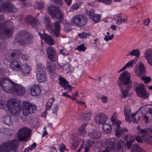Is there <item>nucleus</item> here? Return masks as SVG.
<instances>
[{
	"label": "nucleus",
	"instance_id": "nucleus-1",
	"mask_svg": "<svg viewBox=\"0 0 152 152\" xmlns=\"http://www.w3.org/2000/svg\"><path fill=\"white\" fill-rule=\"evenodd\" d=\"M48 11L53 18L57 20L58 21L52 24L50 18L48 17H45L44 18V23L48 29L50 31L51 34L58 37L60 35V23L63 19V16L60 9L58 6H50L48 8Z\"/></svg>",
	"mask_w": 152,
	"mask_h": 152
},
{
	"label": "nucleus",
	"instance_id": "nucleus-2",
	"mask_svg": "<svg viewBox=\"0 0 152 152\" xmlns=\"http://www.w3.org/2000/svg\"><path fill=\"white\" fill-rule=\"evenodd\" d=\"M0 85L5 92L18 96H22L25 93V89L21 84H17L6 77L0 79Z\"/></svg>",
	"mask_w": 152,
	"mask_h": 152
},
{
	"label": "nucleus",
	"instance_id": "nucleus-3",
	"mask_svg": "<svg viewBox=\"0 0 152 152\" xmlns=\"http://www.w3.org/2000/svg\"><path fill=\"white\" fill-rule=\"evenodd\" d=\"M4 100H0V109H3L5 111L10 113L11 115H18L21 110V105L20 101L16 99H12L9 100L5 104Z\"/></svg>",
	"mask_w": 152,
	"mask_h": 152
},
{
	"label": "nucleus",
	"instance_id": "nucleus-4",
	"mask_svg": "<svg viewBox=\"0 0 152 152\" xmlns=\"http://www.w3.org/2000/svg\"><path fill=\"white\" fill-rule=\"evenodd\" d=\"M33 36L25 30L19 31L16 34L14 41L22 45L30 44L32 41Z\"/></svg>",
	"mask_w": 152,
	"mask_h": 152
},
{
	"label": "nucleus",
	"instance_id": "nucleus-5",
	"mask_svg": "<svg viewBox=\"0 0 152 152\" xmlns=\"http://www.w3.org/2000/svg\"><path fill=\"white\" fill-rule=\"evenodd\" d=\"M17 56L15 53H12V50H10L8 53H6L5 59L10 63L9 66L10 69L14 71H19L20 70L21 65Z\"/></svg>",
	"mask_w": 152,
	"mask_h": 152
},
{
	"label": "nucleus",
	"instance_id": "nucleus-6",
	"mask_svg": "<svg viewBox=\"0 0 152 152\" xmlns=\"http://www.w3.org/2000/svg\"><path fill=\"white\" fill-rule=\"evenodd\" d=\"M125 145V142L121 140H119L116 144L114 142L107 141L105 149L99 152H114L115 148L117 149L116 152H118V150L123 149Z\"/></svg>",
	"mask_w": 152,
	"mask_h": 152
},
{
	"label": "nucleus",
	"instance_id": "nucleus-7",
	"mask_svg": "<svg viewBox=\"0 0 152 152\" xmlns=\"http://www.w3.org/2000/svg\"><path fill=\"white\" fill-rule=\"evenodd\" d=\"M117 114L115 113L111 118V120L113 124V126L116 135L120 137L124 133L127 132L128 130L126 128L121 129L120 125L121 122L117 119Z\"/></svg>",
	"mask_w": 152,
	"mask_h": 152
},
{
	"label": "nucleus",
	"instance_id": "nucleus-8",
	"mask_svg": "<svg viewBox=\"0 0 152 152\" xmlns=\"http://www.w3.org/2000/svg\"><path fill=\"white\" fill-rule=\"evenodd\" d=\"M117 83L119 87L132 86V82L129 73L127 71H124L120 74Z\"/></svg>",
	"mask_w": 152,
	"mask_h": 152
},
{
	"label": "nucleus",
	"instance_id": "nucleus-9",
	"mask_svg": "<svg viewBox=\"0 0 152 152\" xmlns=\"http://www.w3.org/2000/svg\"><path fill=\"white\" fill-rule=\"evenodd\" d=\"M14 31V29L12 27L7 28L5 22L0 23V39L1 40L4 39V38L2 37L3 33L8 38L11 37Z\"/></svg>",
	"mask_w": 152,
	"mask_h": 152
},
{
	"label": "nucleus",
	"instance_id": "nucleus-10",
	"mask_svg": "<svg viewBox=\"0 0 152 152\" xmlns=\"http://www.w3.org/2000/svg\"><path fill=\"white\" fill-rule=\"evenodd\" d=\"M18 142L15 140L6 142L0 145V152H7L14 148H17Z\"/></svg>",
	"mask_w": 152,
	"mask_h": 152
},
{
	"label": "nucleus",
	"instance_id": "nucleus-11",
	"mask_svg": "<svg viewBox=\"0 0 152 152\" xmlns=\"http://www.w3.org/2000/svg\"><path fill=\"white\" fill-rule=\"evenodd\" d=\"M23 106L22 111L24 115L27 116L29 114L34 113L36 110L34 105L26 101H24L23 102Z\"/></svg>",
	"mask_w": 152,
	"mask_h": 152
},
{
	"label": "nucleus",
	"instance_id": "nucleus-12",
	"mask_svg": "<svg viewBox=\"0 0 152 152\" xmlns=\"http://www.w3.org/2000/svg\"><path fill=\"white\" fill-rule=\"evenodd\" d=\"M31 129L26 127H23L19 129L17 133V138L20 141H25L30 136Z\"/></svg>",
	"mask_w": 152,
	"mask_h": 152
},
{
	"label": "nucleus",
	"instance_id": "nucleus-13",
	"mask_svg": "<svg viewBox=\"0 0 152 152\" xmlns=\"http://www.w3.org/2000/svg\"><path fill=\"white\" fill-rule=\"evenodd\" d=\"M71 22L76 26L83 27L88 22L87 18L83 15H78L75 16L71 20Z\"/></svg>",
	"mask_w": 152,
	"mask_h": 152
},
{
	"label": "nucleus",
	"instance_id": "nucleus-14",
	"mask_svg": "<svg viewBox=\"0 0 152 152\" xmlns=\"http://www.w3.org/2000/svg\"><path fill=\"white\" fill-rule=\"evenodd\" d=\"M17 9L9 1L4 2L0 5V12L4 11L13 13L17 11Z\"/></svg>",
	"mask_w": 152,
	"mask_h": 152
},
{
	"label": "nucleus",
	"instance_id": "nucleus-15",
	"mask_svg": "<svg viewBox=\"0 0 152 152\" xmlns=\"http://www.w3.org/2000/svg\"><path fill=\"white\" fill-rule=\"evenodd\" d=\"M39 82L44 83L47 80L45 66L41 63L39 64Z\"/></svg>",
	"mask_w": 152,
	"mask_h": 152
},
{
	"label": "nucleus",
	"instance_id": "nucleus-16",
	"mask_svg": "<svg viewBox=\"0 0 152 152\" xmlns=\"http://www.w3.org/2000/svg\"><path fill=\"white\" fill-rule=\"evenodd\" d=\"M135 90L138 96L142 98H147L148 97L149 94L146 92L144 85H139L136 88Z\"/></svg>",
	"mask_w": 152,
	"mask_h": 152
},
{
	"label": "nucleus",
	"instance_id": "nucleus-17",
	"mask_svg": "<svg viewBox=\"0 0 152 152\" xmlns=\"http://www.w3.org/2000/svg\"><path fill=\"white\" fill-rule=\"evenodd\" d=\"M46 52L49 59L52 61H54L57 59L58 55L53 47H49L46 50Z\"/></svg>",
	"mask_w": 152,
	"mask_h": 152
},
{
	"label": "nucleus",
	"instance_id": "nucleus-18",
	"mask_svg": "<svg viewBox=\"0 0 152 152\" xmlns=\"http://www.w3.org/2000/svg\"><path fill=\"white\" fill-rule=\"evenodd\" d=\"M94 119L97 124H102L106 122L107 119V116L103 113H99L95 116Z\"/></svg>",
	"mask_w": 152,
	"mask_h": 152
},
{
	"label": "nucleus",
	"instance_id": "nucleus-19",
	"mask_svg": "<svg viewBox=\"0 0 152 152\" xmlns=\"http://www.w3.org/2000/svg\"><path fill=\"white\" fill-rule=\"evenodd\" d=\"M39 35L40 36L42 39H43L45 42L48 44L50 45H53L54 44V41L50 35L45 33L41 34L39 32Z\"/></svg>",
	"mask_w": 152,
	"mask_h": 152
},
{
	"label": "nucleus",
	"instance_id": "nucleus-20",
	"mask_svg": "<svg viewBox=\"0 0 152 152\" xmlns=\"http://www.w3.org/2000/svg\"><path fill=\"white\" fill-rule=\"evenodd\" d=\"M127 17L126 15L121 13L116 15L115 17V19L116 23L119 25L127 21Z\"/></svg>",
	"mask_w": 152,
	"mask_h": 152
},
{
	"label": "nucleus",
	"instance_id": "nucleus-21",
	"mask_svg": "<svg viewBox=\"0 0 152 152\" xmlns=\"http://www.w3.org/2000/svg\"><path fill=\"white\" fill-rule=\"evenodd\" d=\"M25 20L26 23L31 25L34 28H35L37 25V20L32 15H27L25 19Z\"/></svg>",
	"mask_w": 152,
	"mask_h": 152
},
{
	"label": "nucleus",
	"instance_id": "nucleus-22",
	"mask_svg": "<svg viewBox=\"0 0 152 152\" xmlns=\"http://www.w3.org/2000/svg\"><path fill=\"white\" fill-rule=\"evenodd\" d=\"M12 53H15L16 55H17V56L16 57L19 60L20 58L24 61H27L29 59V57L27 55L22 54L20 51L19 50H12Z\"/></svg>",
	"mask_w": 152,
	"mask_h": 152
},
{
	"label": "nucleus",
	"instance_id": "nucleus-23",
	"mask_svg": "<svg viewBox=\"0 0 152 152\" xmlns=\"http://www.w3.org/2000/svg\"><path fill=\"white\" fill-rule=\"evenodd\" d=\"M125 139L126 140V145L128 149L131 148V146L135 140L134 137L132 135H126L125 137Z\"/></svg>",
	"mask_w": 152,
	"mask_h": 152
},
{
	"label": "nucleus",
	"instance_id": "nucleus-24",
	"mask_svg": "<svg viewBox=\"0 0 152 152\" xmlns=\"http://www.w3.org/2000/svg\"><path fill=\"white\" fill-rule=\"evenodd\" d=\"M124 114L125 117V120L128 122H130L131 108L128 105H126L124 109Z\"/></svg>",
	"mask_w": 152,
	"mask_h": 152
},
{
	"label": "nucleus",
	"instance_id": "nucleus-25",
	"mask_svg": "<svg viewBox=\"0 0 152 152\" xmlns=\"http://www.w3.org/2000/svg\"><path fill=\"white\" fill-rule=\"evenodd\" d=\"M31 70V68L30 66L26 64L21 65V68L20 71L23 75H27L29 73Z\"/></svg>",
	"mask_w": 152,
	"mask_h": 152
},
{
	"label": "nucleus",
	"instance_id": "nucleus-26",
	"mask_svg": "<svg viewBox=\"0 0 152 152\" xmlns=\"http://www.w3.org/2000/svg\"><path fill=\"white\" fill-rule=\"evenodd\" d=\"M145 57L148 64L152 66V49H149L146 51Z\"/></svg>",
	"mask_w": 152,
	"mask_h": 152
},
{
	"label": "nucleus",
	"instance_id": "nucleus-27",
	"mask_svg": "<svg viewBox=\"0 0 152 152\" xmlns=\"http://www.w3.org/2000/svg\"><path fill=\"white\" fill-rule=\"evenodd\" d=\"M47 71L50 76H55L56 73L53 70V65L50 62H47L46 65Z\"/></svg>",
	"mask_w": 152,
	"mask_h": 152
},
{
	"label": "nucleus",
	"instance_id": "nucleus-28",
	"mask_svg": "<svg viewBox=\"0 0 152 152\" xmlns=\"http://www.w3.org/2000/svg\"><path fill=\"white\" fill-rule=\"evenodd\" d=\"M88 136L91 139H96L100 137L101 136V134L96 131H94L89 132L88 134Z\"/></svg>",
	"mask_w": 152,
	"mask_h": 152
},
{
	"label": "nucleus",
	"instance_id": "nucleus-29",
	"mask_svg": "<svg viewBox=\"0 0 152 152\" xmlns=\"http://www.w3.org/2000/svg\"><path fill=\"white\" fill-rule=\"evenodd\" d=\"M123 94L122 98H126L129 93V91L131 88V86H125L119 87Z\"/></svg>",
	"mask_w": 152,
	"mask_h": 152
},
{
	"label": "nucleus",
	"instance_id": "nucleus-30",
	"mask_svg": "<svg viewBox=\"0 0 152 152\" xmlns=\"http://www.w3.org/2000/svg\"><path fill=\"white\" fill-rule=\"evenodd\" d=\"M102 128L104 132L106 134H109L112 131V127L111 125L105 123L103 124Z\"/></svg>",
	"mask_w": 152,
	"mask_h": 152
},
{
	"label": "nucleus",
	"instance_id": "nucleus-31",
	"mask_svg": "<svg viewBox=\"0 0 152 152\" xmlns=\"http://www.w3.org/2000/svg\"><path fill=\"white\" fill-rule=\"evenodd\" d=\"M87 125L86 123L83 124L81 125V127L78 129L79 136H81L86 132L85 128Z\"/></svg>",
	"mask_w": 152,
	"mask_h": 152
},
{
	"label": "nucleus",
	"instance_id": "nucleus-32",
	"mask_svg": "<svg viewBox=\"0 0 152 152\" xmlns=\"http://www.w3.org/2000/svg\"><path fill=\"white\" fill-rule=\"evenodd\" d=\"M38 88V85L35 84L31 87L30 88V91L31 94L33 96H36L38 94L36 91V90H37Z\"/></svg>",
	"mask_w": 152,
	"mask_h": 152
},
{
	"label": "nucleus",
	"instance_id": "nucleus-33",
	"mask_svg": "<svg viewBox=\"0 0 152 152\" xmlns=\"http://www.w3.org/2000/svg\"><path fill=\"white\" fill-rule=\"evenodd\" d=\"M137 59L132 60L127 63L126 65L121 69V71L125 70L127 67H132L133 64H135L136 63L137 61Z\"/></svg>",
	"mask_w": 152,
	"mask_h": 152
},
{
	"label": "nucleus",
	"instance_id": "nucleus-34",
	"mask_svg": "<svg viewBox=\"0 0 152 152\" xmlns=\"http://www.w3.org/2000/svg\"><path fill=\"white\" fill-rule=\"evenodd\" d=\"M80 142L78 139L75 138L73 140L72 144L71 146V148L73 150L76 149L79 145Z\"/></svg>",
	"mask_w": 152,
	"mask_h": 152
},
{
	"label": "nucleus",
	"instance_id": "nucleus-35",
	"mask_svg": "<svg viewBox=\"0 0 152 152\" xmlns=\"http://www.w3.org/2000/svg\"><path fill=\"white\" fill-rule=\"evenodd\" d=\"M4 123L7 125H11L13 123L11 116L9 115H6L4 117Z\"/></svg>",
	"mask_w": 152,
	"mask_h": 152
},
{
	"label": "nucleus",
	"instance_id": "nucleus-36",
	"mask_svg": "<svg viewBox=\"0 0 152 152\" xmlns=\"http://www.w3.org/2000/svg\"><path fill=\"white\" fill-rule=\"evenodd\" d=\"M91 113L90 112H86L82 115L81 117L86 121H88L90 119Z\"/></svg>",
	"mask_w": 152,
	"mask_h": 152
},
{
	"label": "nucleus",
	"instance_id": "nucleus-37",
	"mask_svg": "<svg viewBox=\"0 0 152 152\" xmlns=\"http://www.w3.org/2000/svg\"><path fill=\"white\" fill-rule=\"evenodd\" d=\"M59 84L63 87L65 86L66 85L68 84L69 82L64 79L61 76H60L59 78Z\"/></svg>",
	"mask_w": 152,
	"mask_h": 152
},
{
	"label": "nucleus",
	"instance_id": "nucleus-38",
	"mask_svg": "<svg viewBox=\"0 0 152 152\" xmlns=\"http://www.w3.org/2000/svg\"><path fill=\"white\" fill-rule=\"evenodd\" d=\"M64 30L69 32L71 30V27L72 26V24L69 22V21H66L65 23H64Z\"/></svg>",
	"mask_w": 152,
	"mask_h": 152
},
{
	"label": "nucleus",
	"instance_id": "nucleus-39",
	"mask_svg": "<svg viewBox=\"0 0 152 152\" xmlns=\"http://www.w3.org/2000/svg\"><path fill=\"white\" fill-rule=\"evenodd\" d=\"M141 148L137 144H134L132 146L131 152H140Z\"/></svg>",
	"mask_w": 152,
	"mask_h": 152
},
{
	"label": "nucleus",
	"instance_id": "nucleus-40",
	"mask_svg": "<svg viewBox=\"0 0 152 152\" xmlns=\"http://www.w3.org/2000/svg\"><path fill=\"white\" fill-rule=\"evenodd\" d=\"M101 16L99 14H95L91 19L95 22H98L101 19Z\"/></svg>",
	"mask_w": 152,
	"mask_h": 152
},
{
	"label": "nucleus",
	"instance_id": "nucleus-41",
	"mask_svg": "<svg viewBox=\"0 0 152 152\" xmlns=\"http://www.w3.org/2000/svg\"><path fill=\"white\" fill-rule=\"evenodd\" d=\"M78 35L80 38L82 39H84L86 38L87 37L90 36L91 34L89 33H86L83 32L79 34Z\"/></svg>",
	"mask_w": 152,
	"mask_h": 152
},
{
	"label": "nucleus",
	"instance_id": "nucleus-42",
	"mask_svg": "<svg viewBox=\"0 0 152 152\" xmlns=\"http://www.w3.org/2000/svg\"><path fill=\"white\" fill-rule=\"evenodd\" d=\"M86 49V48L84 44H83L80 45H78L76 50L80 51H85Z\"/></svg>",
	"mask_w": 152,
	"mask_h": 152
},
{
	"label": "nucleus",
	"instance_id": "nucleus-43",
	"mask_svg": "<svg viewBox=\"0 0 152 152\" xmlns=\"http://www.w3.org/2000/svg\"><path fill=\"white\" fill-rule=\"evenodd\" d=\"M132 56H135L137 57H139L140 55V51L139 49H136L133 50L132 51Z\"/></svg>",
	"mask_w": 152,
	"mask_h": 152
},
{
	"label": "nucleus",
	"instance_id": "nucleus-44",
	"mask_svg": "<svg viewBox=\"0 0 152 152\" xmlns=\"http://www.w3.org/2000/svg\"><path fill=\"white\" fill-rule=\"evenodd\" d=\"M94 11L93 9L90 10L86 12L87 14L89 16L90 19H91L94 15Z\"/></svg>",
	"mask_w": 152,
	"mask_h": 152
},
{
	"label": "nucleus",
	"instance_id": "nucleus-45",
	"mask_svg": "<svg viewBox=\"0 0 152 152\" xmlns=\"http://www.w3.org/2000/svg\"><path fill=\"white\" fill-rule=\"evenodd\" d=\"M141 80L144 81V83H148L150 82L151 80V78L150 77H141Z\"/></svg>",
	"mask_w": 152,
	"mask_h": 152
},
{
	"label": "nucleus",
	"instance_id": "nucleus-46",
	"mask_svg": "<svg viewBox=\"0 0 152 152\" xmlns=\"http://www.w3.org/2000/svg\"><path fill=\"white\" fill-rule=\"evenodd\" d=\"M64 90L66 91L67 92L70 91L72 90L71 86L69 85H67L63 87Z\"/></svg>",
	"mask_w": 152,
	"mask_h": 152
},
{
	"label": "nucleus",
	"instance_id": "nucleus-47",
	"mask_svg": "<svg viewBox=\"0 0 152 152\" xmlns=\"http://www.w3.org/2000/svg\"><path fill=\"white\" fill-rule=\"evenodd\" d=\"M139 70L142 73L145 72V67L144 64L142 63H140L139 66Z\"/></svg>",
	"mask_w": 152,
	"mask_h": 152
},
{
	"label": "nucleus",
	"instance_id": "nucleus-48",
	"mask_svg": "<svg viewBox=\"0 0 152 152\" xmlns=\"http://www.w3.org/2000/svg\"><path fill=\"white\" fill-rule=\"evenodd\" d=\"M80 6V4L79 3H75L71 6V8L73 10H76L78 9Z\"/></svg>",
	"mask_w": 152,
	"mask_h": 152
},
{
	"label": "nucleus",
	"instance_id": "nucleus-49",
	"mask_svg": "<svg viewBox=\"0 0 152 152\" xmlns=\"http://www.w3.org/2000/svg\"><path fill=\"white\" fill-rule=\"evenodd\" d=\"M114 37V35L112 34L111 36L105 35L104 38V40L107 41H108L112 39Z\"/></svg>",
	"mask_w": 152,
	"mask_h": 152
},
{
	"label": "nucleus",
	"instance_id": "nucleus-50",
	"mask_svg": "<svg viewBox=\"0 0 152 152\" xmlns=\"http://www.w3.org/2000/svg\"><path fill=\"white\" fill-rule=\"evenodd\" d=\"M94 143V142L93 141L88 140L86 144H85V146L90 148L92 147V145Z\"/></svg>",
	"mask_w": 152,
	"mask_h": 152
},
{
	"label": "nucleus",
	"instance_id": "nucleus-51",
	"mask_svg": "<svg viewBox=\"0 0 152 152\" xmlns=\"http://www.w3.org/2000/svg\"><path fill=\"white\" fill-rule=\"evenodd\" d=\"M65 51L63 49H61L59 50V53L64 56H69V53H66L65 52Z\"/></svg>",
	"mask_w": 152,
	"mask_h": 152
},
{
	"label": "nucleus",
	"instance_id": "nucleus-52",
	"mask_svg": "<svg viewBox=\"0 0 152 152\" xmlns=\"http://www.w3.org/2000/svg\"><path fill=\"white\" fill-rule=\"evenodd\" d=\"M99 2L104 3L106 5H110L112 2V0H100Z\"/></svg>",
	"mask_w": 152,
	"mask_h": 152
},
{
	"label": "nucleus",
	"instance_id": "nucleus-53",
	"mask_svg": "<svg viewBox=\"0 0 152 152\" xmlns=\"http://www.w3.org/2000/svg\"><path fill=\"white\" fill-rule=\"evenodd\" d=\"M141 118L144 121V122L146 123H148V117L146 115H143L142 116V117L139 116L138 118V121H139L140 120V118Z\"/></svg>",
	"mask_w": 152,
	"mask_h": 152
},
{
	"label": "nucleus",
	"instance_id": "nucleus-54",
	"mask_svg": "<svg viewBox=\"0 0 152 152\" xmlns=\"http://www.w3.org/2000/svg\"><path fill=\"white\" fill-rule=\"evenodd\" d=\"M58 110V104H56L54 106L53 108L52 109L53 113V114H56Z\"/></svg>",
	"mask_w": 152,
	"mask_h": 152
},
{
	"label": "nucleus",
	"instance_id": "nucleus-55",
	"mask_svg": "<svg viewBox=\"0 0 152 152\" xmlns=\"http://www.w3.org/2000/svg\"><path fill=\"white\" fill-rule=\"evenodd\" d=\"M52 105L51 104L47 102L45 104V110L49 111L51 109Z\"/></svg>",
	"mask_w": 152,
	"mask_h": 152
},
{
	"label": "nucleus",
	"instance_id": "nucleus-56",
	"mask_svg": "<svg viewBox=\"0 0 152 152\" xmlns=\"http://www.w3.org/2000/svg\"><path fill=\"white\" fill-rule=\"evenodd\" d=\"M51 1L54 3L59 6H61L62 5V3L61 0H51Z\"/></svg>",
	"mask_w": 152,
	"mask_h": 152
},
{
	"label": "nucleus",
	"instance_id": "nucleus-57",
	"mask_svg": "<svg viewBox=\"0 0 152 152\" xmlns=\"http://www.w3.org/2000/svg\"><path fill=\"white\" fill-rule=\"evenodd\" d=\"M60 152H64L66 149V146L63 144H62L59 147Z\"/></svg>",
	"mask_w": 152,
	"mask_h": 152
},
{
	"label": "nucleus",
	"instance_id": "nucleus-58",
	"mask_svg": "<svg viewBox=\"0 0 152 152\" xmlns=\"http://www.w3.org/2000/svg\"><path fill=\"white\" fill-rule=\"evenodd\" d=\"M101 99L103 102L105 103L107 102L108 98L105 96H102L101 98Z\"/></svg>",
	"mask_w": 152,
	"mask_h": 152
},
{
	"label": "nucleus",
	"instance_id": "nucleus-59",
	"mask_svg": "<svg viewBox=\"0 0 152 152\" xmlns=\"http://www.w3.org/2000/svg\"><path fill=\"white\" fill-rule=\"evenodd\" d=\"M37 146V144L35 142H34L32 144H31L30 146L28 147V148H29V149L31 151L33 149H34Z\"/></svg>",
	"mask_w": 152,
	"mask_h": 152
},
{
	"label": "nucleus",
	"instance_id": "nucleus-60",
	"mask_svg": "<svg viewBox=\"0 0 152 152\" xmlns=\"http://www.w3.org/2000/svg\"><path fill=\"white\" fill-rule=\"evenodd\" d=\"M150 20L149 18H148L146 19H145L143 21V23L146 26L148 25Z\"/></svg>",
	"mask_w": 152,
	"mask_h": 152
},
{
	"label": "nucleus",
	"instance_id": "nucleus-61",
	"mask_svg": "<svg viewBox=\"0 0 152 152\" xmlns=\"http://www.w3.org/2000/svg\"><path fill=\"white\" fill-rule=\"evenodd\" d=\"M55 100V98L54 97H52L51 98L49 99L48 100V102L53 105L54 102Z\"/></svg>",
	"mask_w": 152,
	"mask_h": 152
},
{
	"label": "nucleus",
	"instance_id": "nucleus-62",
	"mask_svg": "<svg viewBox=\"0 0 152 152\" xmlns=\"http://www.w3.org/2000/svg\"><path fill=\"white\" fill-rule=\"evenodd\" d=\"M44 5L43 3L39 2V9H43L44 8Z\"/></svg>",
	"mask_w": 152,
	"mask_h": 152
},
{
	"label": "nucleus",
	"instance_id": "nucleus-63",
	"mask_svg": "<svg viewBox=\"0 0 152 152\" xmlns=\"http://www.w3.org/2000/svg\"><path fill=\"white\" fill-rule=\"evenodd\" d=\"M136 140L139 142H142V140L141 137L140 136H137L135 138Z\"/></svg>",
	"mask_w": 152,
	"mask_h": 152
},
{
	"label": "nucleus",
	"instance_id": "nucleus-64",
	"mask_svg": "<svg viewBox=\"0 0 152 152\" xmlns=\"http://www.w3.org/2000/svg\"><path fill=\"white\" fill-rule=\"evenodd\" d=\"M43 130L44 132L42 134V137H44L46 135H47L48 134V133L46 131V129L45 127H44L43 128Z\"/></svg>",
	"mask_w": 152,
	"mask_h": 152
}]
</instances>
